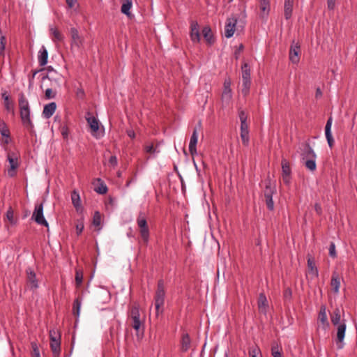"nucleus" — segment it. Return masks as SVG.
Instances as JSON below:
<instances>
[{
  "mask_svg": "<svg viewBox=\"0 0 357 357\" xmlns=\"http://www.w3.org/2000/svg\"><path fill=\"white\" fill-rule=\"evenodd\" d=\"M84 224H83L82 222H80L77 224V225H76V231H77V235H79L82 232V231L84 229Z\"/></svg>",
  "mask_w": 357,
  "mask_h": 357,
  "instance_id": "55",
  "label": "nucleus"
},
{
  "mask_svg": "<svg viewBox=\"0 0 357 357\" xmlns=\"http://www.w3.org/2000/svg\"><path fill=\"white\" fill-rule=\"evenodd\" d=\"M230 85H231L230 81L225 80L224 82V89L223 90H231Z\"/></svg>",
  "mask_w": 357,
  "mask_h": 357,
  "instance_id": "58",
  "label": "nucleus"
},
{
  "mask_svg": "<svg viewBox=\"0 0 357 357\" xmlns=\"http://www.w3.org/2000/svg\"><path fill=\"white\" fill-rule=\"evenodd\" d=\"M56 104L54 102L45 105L43 111V115L45 119H50L55 112Z\"/></svg>",
  "mask_w": 357,
  "mask_h": 357,
  "instance_id": "20",
  "label": "nucleus"
},
{
  "mask_svg": "<svg viewBox=\"0 0 357 357\" xmlns=\"http://www.w3.org/2000/svg\"><path fill=\"white\" fill-rule=\"evenodd\" d=\"M301 155L303 160H305L307 159L317 158L316 153L308 143H306L304 145Z\"/></svg>",
  "mask_w": 357,
  "mask_h": 357,
  "instance_id": "17",
  "label": "nucleus"
},
{
  "mask_svg": "<svg viewBox=\"0 0 357 357\" xmlns=\"http://www.w3.org/2000/svg\"><path fill=\"white\" fill-rule=\"evenodd\" d=\"M93 224L96 227H98L101 224V215L99 211H96L93 217Z\"/></svg>",
  "mask_w": 357,
  "mask_h": 357,
  "instance_id": "43",
  "label": "nucleus"
},
{
  "mask_svg": "<svg viewBox=\"0 0 357 357\" xmlns=\"http://www.w3.org/2000/svg\"><path fill=\"white\" fill-rule=\"evenodd\" d=\"M132 5V3L130 0H125L121 6V12L126 15H129Z\"/></svg>",
  "mask_w": 357,
  "mask_h": 357,
  "instance_id": "38",
  "label": "nucleus"
},
{
  "mask_svg": "<svg viewBox=\"0 0 357 357\" xmlns=\"http://www.w3.org/2000/svg\"><path fill=\"white\" fill-rule=\"evenodd\" d=\"M274 193V189L269 185H266L264 190V197L266 204L268 210L273 211L274 209V202L273 200V194Z\"/></svg>",
  "mask_w": 357,
  "mask_h": 357,
  "instance_id": "12",
  "label": "nucleus"
},
{
  "mask_svg": "<svg viewBox=\"0 0 357 357\" xmlns=\"http://www.w3.org/2000/svg\"><path fill=\"white\" fill-rule=\"evenodd\" d=\"M137 223L139 228L141 237L145 244H147L149 238V230L147 226V222L145 213L140 211L137 218Z\"/></svg>",
  "mask_w": 357,
  "mask_h": 357,
  "instance_id": "3",
  "label": "nucleus"
},
{
  "mask_svg": "<svg viewBox=\"0 0 357 357\" xmlns=\"http://www.w3.org/2000/svg\"><path fill=\"white\" fill-rule=\"evenodd\" d=\"M127 135L132 139L135 138V131L132 129L130 130H127Z\"/></svg>",
  "mask_w": 357,
  "mask_h": 357,
  "instance_id": "59",
  "label": "nucleus"
},
{
  "mask_svg": "<svg viewBox=\"0 0 357 357\" xmlns=\"http://www.w3.org/2000/svg\"><path fill=\"white\" fill-rule=\"evenodd\" d=\"M282 165V175L291 176V169L289 165V162L285 158H282L281 161Z\"/></svg>",
  "mask_w": 357,
  "mask_h": 357,
  "instance_id": "33",
  "label": "nucleus"
},
{
  "mask_svg": "<svg viewBox=\"0 0 357 357\" xmlns=\"http://www.w3.org/2000/svg\"><path fill=\"white\" fill-rule=\"evenodd\" d=\"M136 181V178H131L128 180L126 184V187L128 188L132 183H135Z\"/></svg>",
  "mask_w": 357,
  "mask_h": 357,
  "instance_id": "62",
  "label": "nucleus"
},
{
  "mask_svg": "<svg viewBox=\"0 0 357 357\" xmlns=\"http://www.w3.org/2000/svg\"><path fill=\"white\" fill-rule=\"evenodd\" d=\"M268 301L264 294H261L258 299V307L261 312L266 314L268 309Z\"/></svg>",
  "mask_w": 357,
  "mask_h": 357,
  "instance_id": "26",
  "label": "nucleus"
},
{
  "mask_svg": "<svg viewBox=\"0 0 357 357\" xmlns=\"http://www.w3.org/2000/svg\"><path fill=\"white\" fill-rule=\"evenodd\" d=\"M190 38L194 43H197L200 40L199 32V25L197 22H192L190 25Z\"/></svg>",
  "mask_w": 357,
  "mask_h": 357,
  "instance_id": "19",
  "label": "nucleus"
},
{
  "mask_svg": "<svg viewBox=\"0 0 357 357\" xmlns=\"http://www.w3.org/2000/svg\"><path fill=\"white\" fill-rule=\"evenodd\" d=\"M82 305V299L77 298L73 303V312L75 316L79 317Z\"/></svg>",
  "mask_w": 357,
  "mask_h": 357,
  "instance_id": "35",
  "label": "nucleus"
},
{
  "mask_svg": "<svg viewBox=\"0 0 357 357\" xmlns=\"http://www.w3.org/2000/svg\"><path fill=\"white\" fill-rule=\"evenodd\" d=\"M43 86H48L45 89V98L47 99L54 98L56 96V93L53 91L52 89L55 88L56 86H59L58 82L56 79L52 80L48 75L44 76L42 78V84L40 87L43 88Z\"/></svg>",
  "mask_w": 357,
  "mask_h": 357,
  "instance_id": "5",
  "label": "nucleus"
},
{
  "mask_svg": "<svg viewBox=\"0 0 357 357\" xmlns=\"http://www.w3.org/2000/svg\"><path fill=\"white\" fill-rule=\"evenodd\" d=\"M31 349L32 357H40V351L36 342H31Z\"/></svg>",
  "mask_w": 357,
  "mask_h": 357,
  "instance_id": "46",
  "label": "nucleus"
},
{
  "mask_svg": "<svg viewBox=\"0 0 357 357\" xmlns=\"http://www.w3.org/2000/svg\"><path fill=\"white\" fill-rule=\"evenodd\" d=\"M328 8L330 10H333L335 6V0H327Z\"/></svg>",
  "mask_w": 357,
  "mask_h": 357,
  "instance_id": "56",
  "label": "nucleus"
},
{
  "mask_svg": "<svg viewBox=\"0 0 357 357\" xmlns=\"http://www.w3.org/2000/svg\"><path fill=\"white\" fill-rule=\"evenodd\" d=\"M291 290H290L289 289H286V290H285V292H284V296H285L286 298H287V297H290V296H291Z\"/></svg>",
  "mask_w": 357,
  "mask_h": 357,
  "instance_id": "64",
  "label": "nucleus"
},
{
  "mask_svg": "<svg viewBox=\"0 0 357 357\" xmlns=\"http://www.w3.org/2000/svg\"><path fill=\"white\" fill-rule=\"evenodd\" d=\"M314 209L318 214H320L321 213V207L320 204H316L314 206Z\"/></svg>",
  "mask_w": 357,
  "mask_h": 357,
  "instance_id": "61",
  "label": "nucleus"
},
{
  "mask_svg": "<svg viewBox=\"0 0 357 357\" xmlns=\"http://www.w3.org/2000/svg\"><path fill=\"white\" fill-rule=\"evenodd\" d=\"M70 34L71 37V45L77 49H80L83 45L84 39L79 34L78 30L75 27H72L70 29Z\"/></svg>",
  "mask_w": 357,
  "mask_h": 357,
  "instance_id": "11",
  "label": "nucleus"
},
{
  "mask_svg": "<svg viewBox=\"0 0 357 357\" xmlns=\"http://www.w3.org/2000/svg\"><path fill=\"white\" fill-rule=\"evenodd\" d=\"M331 322L334 326L339 325L342 323L341 313L339 308H335L331 317Z\"/></svg>",
  "mask_w": 357,
  "mask_h": 357,
  "instance_id": "30",
  "label": "nucleus"
},
{
  "mask_svg": "<svg viewBox=\"0 0 357 357\" xmlns=\"http://www.w3.org/2000/svg\"><path fill=\"white\" fill-rule=\"evenodd\" d=\"M342 280V277L337 272L333 273L331 286L333 293L335 294L339 293Z\"/></svg>",
  "mask_w": 357,
  "mask_h": 357,
  "instance_id": "14",
  "label": "nucleus"
},
{
  "mask_svg": "<svg viewBox=\"0 0 357 357\" xmlns=\"http://www.w3.org/2000/svg\"><path fill=\"white\" fill-rule=\"evenodd\" d=\"M236 20L229 19L225 27V35L227 38H231L234 33V27Z\"/></svg>",
  "mask_w": 357,
  "mask_h": 357,
  "instance_id": "22",
  "label": "nucleus"
},
{
  "mask_svg": "<svg viewBox=\"0 0 357 357\" xmlns=\"http://www.w3.org/2000/svg\"><path fill=\"white\" fill-rule=\"evenodd\" d=\"M261 17L267 15L270 10V0H259Z\"/></svg>",
  "mask_w": 357,
  "mask_h": 357,
  "instance_id": "31",
  "label": "nucleus"
},
{
  "mask_svg": "<svg viewBox=\"0 0 357 357\" xmlns=\"http://www.w3.org/2000/svg\"><path fill=\"white\" fill-rule=\"evenodd\" d=\"M27 280L32 289H36L38 287V280L35 273L30 268L26 271Z\"/></svg>",
  "mask_w": 357,
  "mask_h": 357,
  "instance_id": "21",
  "label": "nucleus"
},
{
  "mask_svg": "<svg viewBox=\"0 0 357 357\" xmlns=\"http://www.w3.org/2000/svg\"><path fill=\"white\" fill-rule=\"evenodd\" d=\"M61 135H62V136L64 138H67L68 137V129L66 128H62Z\"/></svg>",
  "mask_w": 357,
  "mask_h": 357,
  "instance_id": "60",
  "label": "nucleus"
},
{
  "mask_svg": "<svg viewBox=\"0 0 357 357\" xmlns=\"http://www.w3.org/2000/svg\"><path fill=\"white\" fill-rule=\"evenodd\" d=\"M140 314L139 307L136 305H133L130 311V317L132 319V326L136 331L137 335L140 329L142 321L139 319Z\"/></svg>",
  "mask_w": 357,
  "mask_h": 357,
  "instance_id": "8",
  "label": "nucleus"
},
{
  "mask_svg": "<svg viewBox=\"0 0 357 357\" xmlns=\"http://www.w3.org/2000/svg\"><path fill=\"white\" fill-rule=\"evenodd\" d=\"M19 107L20 117L24 126L31 132L33 128V124L30 118L29 103L23 93H21L19 97Z\"/></svg>",
  "mask_w": 357,
  "mask_h": 357,
  "instance_id": "1",
  "label": "nucleus"
},
{
  "mask_svg": "<svg viewBox=\"0 0 357 357\" xmlns=\"http://www.w3.org/2000/svg\"><path fill=\"white\" fill-rule=\"evenodd\" d=\"M190 338L189 337V335L188 333H185L182 335L181 338V350L183 351H187L190 347Z\"/></svg>",
  "mask_w": 357,
  "mask_h": 357,
  "instance_id": "32",
  "label": "nucleus"
},
{
  "mask_svg": "<svg viewBox=\"0 0 357 357\" xmlns=\"http://www.w3.org/2000/svg\"><path fill=\"white\" fill-rule=\"evenodd\" d=\"M69 8H73L75 3V0H66Z\"/></svg>",
  "mask_w": 357,
  "mask_h": 357,
  "instance_id": "63",
  "label": "nucleus"
},
{
  "mask_svg": "<svg viewBox=\"0 0 357 357\" xmlns=\"http://www.w3.org/2000/svg\"><path fill=\"white\" fill-rule=\"evenodd\" d=\"M6 46V38L0 35V55H4V50Z\"/></svg>",
  "mask_w": 357,
  "mask_h": 357,
  "instance_id": "50",
  "label": "nucleus"
},
{
  "mask_svg": "<svg viewBox=\"0 0 357 357\" xmlns=\"http://www.w3.org/2000/svg\"><path fill=\"white\" fill-rule=\"evenodd\" d=\"M2 97H3V100H4L5 107L6 108V109L7 110H10V107L8 96H7L6 93H4L2 94Z\"/></svg>",
  "mask_w": 357,
  "mask_h": 357,
  "instance_id": "52",
  "label": "nucleus"
},
{
  "mask_svg": "<svg viewBox=\"0 0 357 357\" xmlns=\"http://www.w3.org/2000/svg\"><path fill=\"white\" fill-rule=\"evenodd\" d=\"M86 120L91 128V135L96 138L102 137V135L99 132V122L98 119L92 116L87 118Z\"/></svg>",
  "mask_w": 357,
  "mask_h": 357,
  "instance_id": "13",
  "label": "nucleus"
},
{
  "mask_svg": "<svg viewBox=\"0 0 357 357\" xmlns=\"http://www.w3.org/2000/svg\"><path fill=\"white\" fill-rule=\"evenodd\" d=\"M241 138L243 145L248 146L250 142L248 123H241Z\"/></svg>",
  "mask_w": 357,
  "mask_h": 357,
  "instance_id": "16",
  "label": "nucleus"
},
{
  "mask_svg": "<svg viewBox=\"0 0 357 357\" xmlns=\"http://www.w3.org/2000/svg\"><path fill=\"white\" fill-rule=\"evenodd\" d=\"M318 320L323 325V328L326 330L328 327V321L326 312V308L324 307L321 308V310L319 314Z\"/></svg>",
  "mask_w": 357,
  "mask_h": 357,
  "instance_id": "29",
  "label": "nucleus"
},
{
  "mask_svg": "<svg viewBox=\"0 0 357 357\" xmlns=\"http://www.w3.org/2000/svg\"><path fill=\"white\" fill-rule=\"evenodd\" d=\"M83 280V273L80 270H77L75 273V284L77 288H79Z\"/></svg>",
  "mask_w": 357,
  "mask_h": 357,
  "instance_id": "42",
  "label": "nucleus"
},
{
  "mask_svg": "<svg viewBox=\"0 0 357 357\" xmlns=\"http://www.w3.org/2000/svg\"><path fill=\"white\" fill-rule=\"evenodd\" d=\"M271 354L273 357H282L281 351L278 344L273 345L271 348Z\"/></svg>",
  "mask_w": 357,
  "mask_h": 357,
  "instance_id": "44",
  "label": "nucleus"
},
{
  "mask_svg": "<svg viewBox=\"0 0 357 357\" xmlns=\"http://www.w3.org/2000/svg\"><path fill=\"white\" fill-rule=\"evenodd\" d=\"M100 183L99 185L95 188V191L100 195H104L107 192V185L101 181L100 178H98Z\"/></svg>",
  "mask_w": 357,
  "mask_h": 357,
  "instance_id": "41",
  "label": "nucleus"
},
{
  "mask_svg": "<svg viewBox=\"0 0 357 357\" xmlns=\"http://www.w3.org/2000/svg\"><path fill=\"white\" fill-rule=\"evenodd\" d=\"M6 218L10 223H14L13 211L11 209L6 212Z\"/></svg>",
  "mask_w": 357,
  "mask_h": 357,
  "instance_id": "53",
  "label": "nucleus"
},
{
  "mask_svg": "<svg viewBox=\"0 0 357 357\" xmlns=\"http://www.w3.org/2000/svg\"><path fill=\"white\" fill-rule=\"evenodd\" d=\"M61 339H54L50 341V347L54 357H59L61 352Z\"/></svg>",
  "mask_w": 357,
  "mask_h": 357,
  "instance_id": "23",
  "label": "nucleus"
},
{
  "mask_svg": "<svg viewBox=\"0 0 357 357\" xmlns=\"http://www.w3.org/2000/svg\"><path fill=\"white\" fill-rule=\"evenodd\" d=\"M301 46L298 42L293 40L289 50V60L294 64L298 63L300 61Z\"/></svg>",
  "mask_w": 357,
  "mask_h": 357,
  "instance_id": "10",
  "label": "nucleus"
},
{
  "mask_svg": "<svg viewBox=\"0 0 357 357\" xmlns=\"http://www.w3.org/2000/svg\"><path fill=\"white\" fill-rule=\"evenodd\" d=\"M329 255L335 258L336 257L335 245L334 243H331L329 247Z\"/></svg>",
  "mask_w": 357,
  "mask_h": 357,
  "instance_id": "51",
  "label": "nucleus"
},
{
  "mask_svg": "<svg viewBox=\"0 0 357 357\" xmlns=\"http://www.w3.org/2000/svg\"><path fill=\"white\" fill-rule=\"evenodd\" d=\"M0 133L2 137H7L9 135V130L4 122L0 123Z\"/></svg>",
  "mask_w": 357,
  "mask_h": 357,
  "instance_id": "47",
  "label": "nucleus"
},
{
  "mask_svg": "<svg viewBox=\"0 0 357 357\" xmlns=\"http://www.w3.org/2000/svg\"><path fill=\"white\" fill-rule=\"evenodd\" d=\"M72 203L75 208L78 210L81 206L80 197L78 192L73 190L71 193Z\"/></svg>",
  "mask_w": 357,
  "mask_h": 357,
  "instance_id": "34",
  "label": "nucleus"
},
{
  "mask_svg": "<svg viewBox=\"0 0 357 357\" xmlns=\"http://www.w3.org/2000/svg\"><path fill=\"white\" fill-rule=\"evenodd\" d=\"M198 141V133L196 129L192 132L189 143V151L192 155L197 153V144Z\"/></svg>",
  "mask_w": 357,
  "mask_h": 357,
  "instance_id": "18",
  "label": "nucleus"
},
{
  "mask_svg": "<svg viewBox=\"0 0 357 357\" xmlns=\"http://www.w3.org/2000/svg\"><path fill=\"white\" fill-rule=\"evenodd\" d=\"M47 58H48V52L47 49L45 46H42L40 48L38 56V63L40 66H44L47 63Z\"/></svg>",
  "mask_w": 357,
  "mask_h": 357,
  "instance_id": "24",
  "label": "nucleus"
},
{
  "mask_svg": "<svg viewBox=\"0 0 357 357\" xmlns=\"http://www.w3.org/2000/svg\"><path fill=\"white\" fill-rule=\"evenodd\" d=\"M202 33L204 38L209 44H211L213 42L211 30L208 26L204 27L202 30Z\"/></svg>",
  "mask_w": 357,
  "mask_h": 357,
  "instance_id": "36",
  "label": "nucleus"
},
{
  "mask_svg": "<svg viewBox=\"0 0 357 357\" xmlns=\"http://www.w3.org/2000/svg\"><path fill=\"white\" fill-rule=\"evenodd\" d=\"M50 31L51 34L53 36L52 41L54 43L63 42L64 40L63 35L58 31L56 28L53 26L50 27Z\"/></svg>",
  "mask_w": 357,
  "mask_h": 357,
  "instance_id": "28",
  "label": "nucleus"
},
{
  "mask_svg": "<svg viewBox=\"0 0 357 357\" xmlns=\"http://www.w3.org/2000/svg\"><path fill=\"white\" fill-rule=\"evenodd\" d=\"M333 119L332 117H329L326 126H325V135L327 139L328 144L330 148H332L334 144V139L332 136L331 133V127H332Z\"/></svg>",
  "mask_w": 357,
  "mask_h": 357,
  "instance_id": "15",
  "label": "nucleus"
},
{
  "mask_svg": "<svg viewBox=\"0 0 357 357\" xmlns=\"http://www.w3.org/2000/svg\"><path fill=\"white\" fill-rule=\"evenodd\" d=\"M165 296L164 282L162 280H160L158 282L157 291L155 296V307L157 317L162 312V307L165 303Z\"/></svg>",
  "mask_w": 357,
  "mask_h": 357,
  "instance_id": "2",
  "label": "nucleus"
},
{
  "mask_svg": "<svg viewBox=\"0 0 357 357\" xmlns=\"http://www.w3.org/2000/svg\"><path fill=\"white\" fill-rule=\"evenodd\" d=\"M238 117L241 121V123H248L247 119H248V114L246 112L241 109V108L238 109Z\"/></svg>",
  "mask_w": 357,
  "mask_h": 357,
  "instance_id": "45",
  "label": "nucleus"
},
{
  "mask_svg": "<svg viewBox=\"0 0 357 357\" xmlns=\"http://www.w3.org/2000/svg\"><path fill=\"white\" fill-rule=\"evenodd\" d=\"M31 219L33 220L38 225L49 227V224L43 215V203L36 204L33 213L31 216Z\"/></svg>",
  "mask_w": 357,
  "mask_h": 357,
  "instance_id": "6",
  "label": "nucleus"
},
{
  "mask_svg": "<svg viewBox=\"0 0 357 357\" xmlns=\"http://www.w3.org/2000/svg\"><path fill=\"white\" fill-rule=\"evenodd\" d=\"M232 98L231 90H223L222 94V101L226 105H228Z\"/></svg>",
  "mask_w": 357,
  "mask_h": 357,
  "instance_id": "37",
  "label": "nucleus"
},
{
  "mask_svg": "<svg viewBox=\"0 0 357 357\" xmlns=\"http://www.w3.org/2000/svg\"><path fill=\"white\" fill-rule=\"evenodd\" d=\"M144 150L146 153L151 154H156L159 153V150L157 148H155L153 144H148L145 146Z\"/></svg>",
  "mask_w": 357,
  "mask_h": 357,
  "instance_id": "48",
  "label": "nucleus"
},
{
  "mask_svg": "<svg viewBox=\"0 0 357 357\" xmlns=\"http://www.w3.org/2000/svg\"><path fill=\"white\" fill-rule=\"evenodd\" d=\"M282 180L286 185H289L291 182V176L282 175Z\"/></svg>",
  "mask_w": 357,
  "mask_h": 357,
  "instance_id": "57",
  "label": "nucleus"
},
{
  "mask_svg": "<svg viewBox=\"0 0 357 357\" xmlns=\"http://www.w3.org/2000/svg\"><path fill=\"white\" fill-rule=\"evenodd\" d=\"M7 160L10 164V168L8 169V175L13 177L16 174V169L19 167L18 156L13 152H9L7 154Z\"/></svg>",
  "mask_w": 357,
  "mask_h": 357,
  "instance_id": "7",
  "label": "nucleus"
},
{
  "mask_svg": "<svg viewBox=\"0 0 357 357\" xmlns=\"http://www.w3.org/2000/svg\"><path fill=\"white\" fill-rule=\"evenodd\" d=\"M242 70V93L247 96L249 93L251 80H250V68L247 63L243 64Z\"/></svg>",
  "mask_w": 357,
  "mask_h": 357,
  "instance_id": "4",
  "label": "nucleus"
},
{
  "mask_svg": "<svg viewBox=\"0 0 357 357\" xmlns=\"http://www.w3.org/2000/svg\"><path fill=\"white\" fill-rule=\"evenodd\" d=\"M250 357H261L260 349L257 346H252L249 349Z\"/></svg>",
  "mask_w": 357,
  "mask_h": 357,
  "instance_id": "40",
  "label": "nucleus"
},
{
  "mask_svg": "<svg viewBox=\"0 0 357 357\" xmlns=\"http://www.w3.org/2000/svg\"><path fill=\"white\" fill-rule=\"evenodd\" d=\"M294 0H284V14L286 20L291 18L293 11Z\"/></svg>",
  "mask_w": 357,
  "mask_h": 357,
  "instance_id": "25",
  "label": "nucleus"
},
{
  "mask_svg": "<svg viewBox=\"0 0 357 357\" xmlns=\"http://www.w3.org/2000/svg\"><path fill=\"white\" fill-rule=\"evenodd\" d=\"M305 166L307 169H309L310 171H314L317 167L316 158H311V159L305 160Z\"/></svg>",
  "mask_w": 357,
  "mask_h": 357,
  "instance_id": "39",
  "label": "nucleus"
},
{
  "mask_svg": "<svg viewBox=\"0 0 357 357\" xmlns=\"http://www.w3.org/2000/svg\"><path fill=\"white\" fill-rule=\"evenodd\" d=\"M307 268L309 274L314 278L318 277L319 271L312 258L309 257L307 259Z\"/></svg>",
  "mask_w": 357,
  "mask_h": 357,
  "instance_id": "27",
  "label": "nucleus"
},
{
  "mask_svg": "<svg viewBox=\"0 0 357 357\" xmlns=\"http://www.w3.org/2000/svg\"><path fill=\"white\" fill-rule=\"evenodd\" d=\"M109 163L112 167H116L118 164L117 158L115 155H112L109 159Z\"/></svg>",
  "mask_w": 357,
  "mask_h": 357,
  "instance_id": "54",
  "label": "nucleus"
},
{
  "mask_svg": "<svg viewBox=\"0 0 357 357\" xmlns=\"http://www.w3.org/2000/svg\"><path fill=\"white\" fill-rule=\"evenodd\" d=\"M337 328V339L336 345L337 349H341L344 347V339L345 336V332L347 328L346 321L344 319L342 320V323L336 326Z\"/></svg>",
  "mask_w": 357,
  "mask_h": 357,
  "instance_id": "9",
  "label": "nucleus"
},
{
  "mask_svg": "<svg viewBox=\"0 0 357 357\" xmlns=\"http://www.w3.org/2000/svg\"><path fill=\"white\" fill-rule=\"evenodd\" d=\"M50 341L54 339H61V335L58 330L52 328L50 331Z\"/></svg>",
  "mask_w": 357,
  "mask_h": 357,
  "instance_id": "49",
  "label": "nucleus"
}]
</instances>
